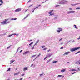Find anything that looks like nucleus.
I'll use <instances>...</instances> for the list:
<instances>
[{
	"instance_id": "1",
	"label": "nucleus",
	"mask_w": 80,
	"mask_h": 80,
	"mask_svg": "<svg viewBox=\"0 0 80 80\" xmlns=\"http://www.w3.org/2000/svg\"><path fill=\"white\" fill-rule=\"evenodd\" d=\"M80 47L76 48H72L71 49V52H74V51H75L76 50H78V49H80Z\"/></svg>"
},
{
	"instance_id": "2",
	"label": "nucleus",
	"mask_w": 80,
	"mask_h": 80,
	"mask_svg": "<svg viewBox=\"0 0 80 80\" xmlns=\"http://www.w3.org/2000/svg\"><path fill=\"white\" fill-rule=\"evenodd\" d=\"M20 11H21V9L20 8L17 9L15 10L16 12H20Z\"/></svg>"
},
{
	"instance_id": "3",
	"label": "nucleus",
	"mask_w": 80,
	"mask_h": 80,
	"mask_svg": "<svg viewBox=\"0 0 80 80\" xmlns=\"http://www.w3.org/2000/svg\"><path fill=\"white\" fill-rule=\"evenodd\" d=\"M53 12V10H51L49 12V14H50V15H54V13L51 14L52 13V12Z\"/></svg>"
},
{
	"instance_id": "4",
	"label": "nucleus",
	"mask_w": 80,
	"mask_h": 80,
	"mask_svg": "<svg viewBox=\"0 0 80 80\" xmlns=\"http://www.w3.org/2000/svg\"><path fill=\"white\" fill-rule=\"evenodd\" d=\"M29 53V51H27L26 52H25L24 53H23V55H26V54H27V53Z\"/></svg>"
},
{
	"instance_id": "5",
	"label": "nucleus",
	"mask_w": 80,
	"mask_h": 80,
	"mask_svg": "<svg viewBox=\"0 0 80 80\" xmlns=\"http://www.w3.org/2000/svg\"><path fill=\"white\" fill-rule=\"evenodd\" d=\"M69 53H70V52H65L64 53V54H63V55H68Z\"/></svg>"
},
{
	"instance_id": "6",
	"label": "nucleus",
	"mask_w": 80,
	"mask_h": 80,
	"mask_svg": "<svg viewBox=\"0 0 80 80\" xmlns=\"http://www.w3.org/2000/svg\"><path fill=\"white\" fill-rule=\"evenodd\" d=\"M1 24H2V25H5V24H7V22H6V21H4L2 22Z\"/></svg>"
},
{
	"instance_id": "7",
	"label": "nucleus",
	"mask_w": 80,
	"mask_h": 80,
	"mask_svg": "<svg viewBox=\"0 0 80 80\" xmlns=\"http://www.w3.org/2000/svg\"><path fill=\"white\" fill-rule=\"evenodd\" d=\"M19 73H20V72H18V73H15L14 74V75L15 76V75H18V74H19Z\"/></svg>"
},
{
	"instance_id": "8",
	"label": "nucleus",
	"mask_w": 80,
	"mask_h": 80,
	"mask_svg": "<svg viewBox=\"0 0 80 80\" xmlns=\"http://www.w3.org/2000/svg\"><path fill=\"white\" fill-rule=\"evenodd\" d=\"M28 70V68L27 67L24 68V69H23V71H24V72H25V70Z\"/></svg>"
},
{
	"instance_id": "9",
	"label": "nucleus",
	"mask_w": 80,
	"mask_h": 80,
	"mask_svg": "<svg viewBox=\"0 0 80 80\" xmlns=\"http://www.w3.org/2000/svg\"><path fill=\"white\" fill-rule=\"evenodd\" d=\"M66 71V70L64 69L61 70V72H65Z\"/></svg>"
},
{
	"instance_id": "10",
	"label": "nucleus",
	"mask_w": 80,
	"mask_h": 80,
	"mask_svg": "<svg viewBox=\"0 0 80 80\" xmlns=\"http://www.w3.org/2000/svg\"><path fill=\"white\" fill-rule=\"evenodd\" d=\"M79 4H80V3L74 4H72L71 5H72V6H75V5H78Z\"/></svg>"
},
{
	"instance_id": "11",
	"label": "nucleus",
	"mask_w": 80,
	"mask_h": 80,
	"mask_svg": "<svg viewBox=\"0 0 80 80\" xmlns=\"http://www.w3.org/2000/svg\"><path fill=\"white\" fill-rule=\"evenodd\" d=\"M75 13V11H70L68 13Z\"/></svg>"
},
{
	"instance_id": "12",
	"label": "nucleus",
	"mask_w": 80,
	"mask_h": 80,
	"mask_svg": "<svg viewBox=\"0 0 80 80\" xmlns=\"http://www.w3.org/2000/svg\"><path fill=\"white\" fill-rule=\"evenodd\" d=\"M58 30H59V31H61V32H62L63 30L62 29V28H58Z\"/></svg>"
},
{
	"instance_id": "13",
	"label": "nucleus",
	"mask_w": 80,
	"mask_h": 80,
	"mask_svg": "<svg viewBox=\"0 0 80 80\" xmlns=\"http://www.w3.org/2000/svg\"><path fill=\"white\" fill-rule=\"evenodd\" d=\"M15 62V60H11L10 61V64H11V63H13V62Z\"/></svg>"
},
{
	"instance_id": "14",
	"label": "nucleus",
	"mask_w": 80,
	"mask_h": 80,
	"mask_svg": "<svg viewBox=\"0 0 80 80\" xmlns=\"http://www.w3.org/2000/svg\"><path fill=\"white\" fill-rule=\"evenodd\" d=\"M70 71H77V70L74 69H70Z\"/></svg>"
},
{
	"instance_id": "15",
	"label": "nucleus",
	"mask_w": 80,
	"mask_h": 80,
	"mask_svg": "<svg viewBox=\"0 0 80 80\" xmlns=\"http://www.w3.org/2000/svg\"><path fill=\"white\" fill-rule=\"evenodd\" d=\"M17 20V18H14L11 19L12 20Z\"/></svg>"
},
{
	"instance_id": "16",
	"label": "nucleus",
	"mask_w": 80,
	"mask_h": 80,
	"mask_svg": "<svg viewBox=\"0 0 80 80\" xmlns=\"http://www.w3.org/2000/svg\"><path fill=\"white\" fill-rule=\"evenodd\" d=\"M14 35V34H12L11 35H9L8 36V37H12V35Z\"/></svg>"
},
{
	"instance_id": "17",
	"label": "nucleus",
	"mask_w": 80,
	"mask_h": 80,
	"mask_svg": "<svg viewBox=\"0 0 80 80\" xmlns=\"http://www.w3.org/2000/svg\"><path fill=\"white\" fill-rule=\"evenodd\" d=\"M61 4H62V5H63L64 4H65V2H64V1H63V2H61Z\"/></svg>"
},
{
	"instance_id": "18",
	"label": "nucleus",
	"mask_w": 80,
	"mask_h": 80,
	"mask_svg": "<svg viewBox=\"0 0 80 80\" xmlns=\"http://www.w3.org/2000/svg\"><path fill=\"white\" fill-rule=\"evenodd\" d=\"M58 62V61H53V63H57V62Z\"/></svg>"
},
{
	"instance_id": "19",
	"label": "nucleus",
	"mask_w": 80,
	"mask_h": 80,
	"mask_svg": "<svg viewBox=\"0 0 80 80\" xmlns=\"http://www.w3.org/2000/svg\"><path fill=\"white\" fill-rule=\"evenodd\" d=\"M35 10V8H34V9H33L32 10V12H34Z\"/></svg>"
},
{
	"instance_id": "20",
	"label": "nucleus",
	"mask_w": 80,
	"mask_h": 80,
	"mask_svg": "<svg viewBox=\"0 0 80 80\" xmlns=\"http://www.w3.org/2000/svg\"><path fill=\"white\" fill-rule=\"evenodd\" d=\"M62 77V75H59L58 76V77Z\"/></svg>"
},
{
	"instance_id": "21",
	"label": "nucleus",
	"mask_w": 80,
	"mask_h": 80,
	"mask_svg": "<svg viewBox=\"0 0 80 80\" xmlns=\"http://www.w3.org/2000/svg\"><path fill=\"white\" fill-rule=\"evenodd\" d=\"M0 2L1 3H3V2L2 0H0Z\"/></svg>"
},
{
	"instance_id": "22",
	"label": "nucleus",
	"mask_w": 80,
	"mask_h": 80,
	"mask_svg": "<svg viewBox=\"0 0 80 80\" xmlns=\"http://www.w3.org/2000/svg\"><path fill=\"white\" fill-rule=\"evenodd\" d=\"M63 2L64 3H68V1H67L63 0Z\"/></svg>"
},
{
	"instance_id": "23",
	"label": "nucleus",
	"mask_w": 80,
	"mask_h": 80,
	"mask_svg": "<svg viewBox=\"0 0 80 80\" xmlns=\"http://www.w3.org/2000/svg\"><path fill=\"white\" fill-rule=\"evenodd\" d=\"M76 10H80V8L79 7H77L76 8Z\"/></svg>"
},
{
	"instance_id": "24",
	"label": "nucleus",
	"mask_w": 80,
	"mask_h": 80,
	"mask_svg": "<svg viewBox=\"0 0 80 80\" xmlns=\"http://www.w3.org/2000/svg\"><path fill=\"white\" fill-rule=\"evenodd\" d=\"M33 42H31L30 44H29V45L31 46L32 45V44H33Z\"/></svg>"
},
{
	"instance_id": "25",
	"label": "nucleus",
	"mask_w": 80,
	"mask_h": 80,
	"mask_svg": "<svg viewBox=\"0 0 80 80\" xmlns=\"http://www.w3.org/2000/svg\"><path fill=\"white\" fill-rule=\"evenodd\" d=\"M10 70H11L10 68H8V72H9V71H10Z\"/></svg>"
},
{
	"instance_id": "26",
	"label": "nucleus",
	"mask_w": 80,
	"mask_h": 80,
	"mask_svg": "<svg viewBox=\"0 0 80 80\" xmlns=\"http://www.w3.org/2000/svg\"><path fill=\"white\" fill-rule=\"evenodd\" d=\"M80 53V51H78V52H76L75 54H77V53Z\"/></svg>"
},
{
	"instance_id": "27",
	"label": "nucleus",
	"mask_w": 80,
	"mask_h": 80,
	"mask_svg": "<svg viewBox=\"0 0 80 80\" xmlns=\"http://www.w3.org/2000/svg\"><path fill=\"white\" fill-rule=\"evenodd\" d=\"M11 46H12V45L9 46L7 48V49H8V48H10Z\"/></svg>"
},
{
	"instance_id": "28",
	"label": "nucleus",
	"mask_w": 80,
	"mask_h": 80,
	"mask_svg": "<svg viewBox=\"0 0 80 80\" xmlns=\"http://www.w3.org/2000/svg\"><path fill=\"white\" fill-rule=\"evenodd\" d=\"M44 74V73H43L42 74H40V77H41V76H42V75H43Z\"/></svg>"
},
{
	"instance_id": "29",
	"label": "nucleus",
	"mask_w": 80,
	"mask_h": 80,
	"mask_svg": "<svg viewBox=\"0 0 80 80\" xmlns=\"http://www.w3.org/2000/svg\"><path fill=\"white\" fill-rule=\"evenodd\" d=\"M45 46H42V48H45Z\"/></svg>"
},
{
	"instance_id": "30",
	"label": "nucleus",
	"mask_w": 80,
	"mask_h": 80,
	"mask_svg": "<svg viewBox=\"0 0 80 80\" xmlns=\"http://www.w3.org/2000/svg\"><path fill=\"white\" fill-rule=\"evenodd\" d=\"M57 32H58V33H60V30H57Z\"/></svg>"
},
{
	"instance_id": "31",
	"label": "nucleus",
	"mask_w": 80,
	"mask_h": 80,
	"mask_svg": "<svg viewBox=\"0 0 80 80\" xmlns=\"http://www.w3.org/2000/svg\"><path fill=\"white\" fill-rule=\"evenodd\" d=\"M48 56H46L44 59V60H45L46 59H47V58Z\"/></svg>"
},
{
	"instance_id": "32",
	"label": "nucleus",
	"mask_w": 80,
	"mask_h": 80,
	"mask_svg": "<svg viewBox=\"0 0 80 80\" xmlns=\"http://www.w3.org/2000/svg\"><path fill=\"white\" fill-rule=\"evenodd\" d=\"M43 50H47V48H44Z\"/></svg>"
},
{
	"instance_id": "33",
	"label": "nucleus",
	"mask_w": 80,
	"mask_h": 80,
	"mask_svg": "<svg viewBox=\"0 0 80 80\" xmlns=\"http://www.w3.org/2000/svg\"><path fill=\"white\" fill-rule=\"evenodd\" d=\"M51 55H49L48 57H51Z\"/></svg>"
},
{
	"instance_id": "34",
	"label": "nucleus",
	"mask_w": 80,
	"mask_h": 80,
	"mask_svg": "<svg viewBox=\"0 0 80 80\" xmlns=\"http://www.w3.org/2000/svg\"><path fill=\"white\" fill-rule=\"evenodd\" d=\"M40 55H41L40 53H39V55H38V57H40Z\"/></svg>"
},
{
	"instance_id": "35",
	"label": "nucleus",
	"mask_w": 80,
	"mask_h": 80,
	"mask_svg": "<svg viewBox=\"0 0 80 80\" xmlns=\"http://www.w3.org/2000/svg\"><path fill=\"white\" fill-rule=\"evenodd\" d=\"M32 50L33 49H34V46H33V47L32 48Z\"/></svg>"
},
{
	"instance_id": "36",
	"label": "nucleus",
	"mask_w": 80,
	"mask_h": 80,
	"mask_svg": "<svg viewBox=\"0 0 80 80\" xmlns=\"http://www.w3.org/2000/svg\"><path fill=\"white\" fill-rule=\"evenodd\" d=\"M31 1H32V0H30L28 2V3H29V2H31Z\"/></svg>"
},
{
	"instance_id": "37",
	"label": "nucleus",
	"mask_w": 80,
	"mask_h": 80,
	"mask_svg": "<svg viewBox=\"0 0 80 80\" xmlns=\"http://www.w3.org/2000/svg\"><path fill=\"white\" fill-rule=\"evenodd\" d=\"M62 40V38H61L60 39H59V42H60V41H61Z\"/></svg>"
},
{
	"instance_id": "38",
	"label": "nucleus",
	"mask_w": 80,
	"mask_h": 80,
	"mask_svg": "<svg viewBox=\"0 0 80 80\" xmlns=\"http://www.w3.org/2000/svg\"><path fill=\"white\" fill-rule=\"evenodd\" d=\"M24 75H25V74H22L21 76H24Z\"/></svg>"
},
{
	"instance_id": "39",
	"label": "nucleus",
	"mask_w": 80,
	"mask_h": 80,
	"mask_svg": "<svg viewBox=\"0 0 80 80\" xmlns=\"http://www.w3.org/2000/svg\"><path fill=\"white\" fill-rule=\"evenodd\" d=\"M33 6V4L31 5L30 6H29L28 7H32V6Z\"/></svg>"
},
{
	"instance_id": "40",
	"label": "nucleus",
	"mask_w": 80,
	"mask_h": 80,
	"mask_svg": "<svg viewBox=\"0 0 80 80\" xmlns=\"http://www.w3.org/2000/svg\"><path fill=\"white\" fill-rule=\"evenodd\" d=\"M8 19H5V22H7V21H8Z\"/></svg>"
},
{
	"instance_id": "41",
	"label": "nucleus",
	"mask_w": 80,
	"mask_h": 80,
	"mask_svg": "<svg viewBox=\"0 0 80 80\" xmlns=\"http://www.w3.org/2000/svg\"><path fill=\"white\" fill-rule=\"evenodd\" d=\"M37 43L36 42V43L35 44H34V45H33V47L35 46V45H37Z\"/></svg>"
},
{
	"instance_id": "42",
	"label": "nucleus",
	"mask_w": 80,
	"mask_h": 80,
	"mask_svg": "<svg viewBox=\"0 0 80 80\" xmlns=\"http://www.w3.org/2000/svg\"><path fill=\"white\" fill-rule=\"evenodd\" d=\"M63 47H61L60 48V49H63Z\"/></svg>"
},
{
	"instance_id": "43",
	"label": "nucleus",
	"mask_w": 80,
	"mask_h": 80,
	"mask_svg": "<svg viewBox=\"0 0 80 80\" xmlns=\"http://www.w3.org/2000/svg\"><path fill=\"white\" fill-rule=\"evenodd\" d=\"M35 56H36V55H33L32 57H35Z\"/></svg>"
},
{
	"instance_id": "44",
	"label": "nucleus",
	"mask_w": 80,
	"mask_h": 80,
	"mask_svg": "<svg viewBox=\"0 0 80 80\" xmlns=\"http://www.w3.org/2000/svg\"><path fill=\"white\" fill-rule=\"evenodd\" d=\"M78 64H79V65L80 64V61H79V62H78Z\"/></svg>"
},
{
	"instance_id": "45",
	"label": "nucleus",
	"mask_w": 80,
	"mask_h": 80,
	"mask_svg": "<svg viewBox=\"0 0 80 80\" xmlns=\"http://www.w3.org/2000/svg\"><path fill=\"white\" fill-rule=\"evenodd\" d=\"M22 51H23V50H21V51H20L19 52L20 53H21V52H22Z\"/></svg>"
},
{
	"instance_id": "46",
	"label": "nucleus",
	"mask_w": 80,
	"mask_h": 80,
	"mask_svg": "<svg viewBox=\"0 0 80 80\" xmlns=\"http://www.w3.org/2000/svg\"><path fill=\"white\" fill-rule=\"evenodd\" d=\"M50 49H49L48 50V52H50Z\"/></svg>"
},
{
	"instance_id": "47",
	"label": "nucleus",
	"mask_w": 80,
	"mask_h": 80,
	"mask_svg": "<svg viewBox=\"0 0 80 80\" xmlns=\"http://www.w3.org/2000/svg\"><path fill=\"white\" fill-rule=\"evenodd\" d=\"M18 50H19V48L18 49L17 52H18Z\"/></svg>"
},
{
	"instance_id": "48",
	"label": "nucleus",
	"mask_w": 80,
	"mask_h": 80,
	"mask_svg": "<svg viewBox=\"0 0 80 80\" xmlns=\"http://www.w3.org/2000/svg\"><path fill=\"white\" fill-rule=\"evenodd\" d=\"M38 42H39V41H38L37 42H36V43H38Z\"/></svg>"
},
{
	"instance_id": "49",
	"label": "nucleus",
	"mask_w": 80,
	"mask_h": 80,
	"mask_svg": "<svg viewBox=\"0 0 80 80\" xmlns=\"http://www.w3.org/2000/svg\"><path fill=\"white\" fill-rule=\"evenodd\" d=\"M50 62V60L48 61H47V63H48V62Z\"/></svg>"
},
{
	"instance_id": "50",
	"label": "nucleus",
	"mask_w": 80,
	"mask_h": 80,
	"mask_svg": "<svg viewBox=\"0 0 80 80\" xmlns=\"http://www.w3.org/2000/svg\"><path fill=\"white\" fill-rule=\"evenodd\" d=\"M35 60H36V59H35V58L33 60V61H32V62H33V61H35Z\"/></svg>"
},
{
	"instance_id": "51",
	"label": "nucleus",
	"mask_w": 80,
	"mask_h": 80,
	"mask_svg": "<svg viewBox=\"0 0 80 80\" xmlns=\"http://www.w3.org/2000/svg\"><path fill=\"white\" fill-rule=\"evenodd\" d=\"M74 73H75V72H72V74H74Z\"/></svg>"
},
{
	"instance_id": "52",
	"label": "nucleus",
	"mask_w": 80,
	"mask_h": 80,
	"mask_svg": "<svg viewBox=\"0 0 80 80\" xmlns=\"http://www.w3.org/2000/svg\"><path fill=\"white\" fill-rule=\"evenodd\" d=\"M38 8V7H37L35 8H35V9H36V8Z\"/></svg>"
},
{
	"instance_id": "53",
	"label": "nucleus",
	"mask_w": 80,
	"mask_h": 80,
	"mask_svg": "<svg viewBox=\"0 0 80 80\" xmlns=\"http://www.w3.org/2000/svg\"><path fill=\"white\" fill-rule=\"evenodd\" d=\"M78 70H80V68H78Z\"/></svg>"
},
{
	"instance_id": "54",
	"label": "nucleus",
	"mask_w": 80,
	"mask_h": 80,
	"mask_svg": "<svg viewBox=\"0 0 80 80\" xmlns=\"http://www.w3.org/2000/svg\"><path fill=\"white\" fill-rule=\"evenodd\" d=\"M37 58H38V56L36 57L35 58V59H37Z\"/></svg>"
},
{
	"instance_id": "55",
	"label": "nucleus",
	"mask_w": 80,
	"mask_h": 80,
	"mask_svg": "<svg viewBox=\"0 0 80 80\" xmlns=\"http://www.w3.org/2000/svg\"><path fill=\"white\" fill-rule=\"evenodd\" d=\"M14 35H18V34H14Z\"/></svg>"
},
{
	"instance_id": "56",
	"label": "nucleus",
	"mask_w": 80,
	"mask_h": 80,
	"mask_svg": "<svg viewBox=\"0 0 80 80\" xmlns=\"http://www.w3.org/2000/svg\"><path fill=\"white\" fill-rule=\"evenodd\" d=\"M28 10V9H27L26 11H25V12H27Z\"/></svg>"
},
{
	"instance_id": "57",
	"label": "nucleus",
	"mask_w": 80,
	"mask_h": 80,
	"mask_svg": "<svg viewBox=\"0 0 80 80\" xmlns=\"http://www.w3.org/2000/svg\"><path fill=\"white\" fill-rule=\"evenodd\" d=\"M70 63V62H67V63Z\"/></svg>"
},
{
	"instance_id": "58",
	"label": "nucleus",
	"mask_w": 80,
	"mask_h": 80,
	"mask_svg": "<svg viewBox=\"0 0 80 80\" xmlns=\"http://www.w3.org/2000/svg\"><path fill=\"white\" fill-rule=\"evenodd\" d=\"M75 42V41L73 40V41H72V42Z\"/></svg>"
},
{
	"instance_id": "59",
	"label": "nucleus",
	"mask_w": 80,
	"mask_h": 80,
	"mask_svg": "<svg viewBox=\"0 0 80 80\" xmlns=\"http://www.w3.org/2000/svg\"><path fill=\"white\" fill-rule=\"evenodd\" d=\"M69 9L70 10H72V8H69Z\"/></svg>"
},
{
	"instance_id": "60",
	"label": "nucleus",
	"mask_w": 80,
	"mask_h": 80,
	"mask_svg": "<svg viewBox=\"0 0 80 80\" xmlns=\"http://www.w3.org/2000/svg\"><path fill=\"white\" fill-rule=\"evenodd\" d=\"M78 63V61H77V62H76V64H77Z\"/></svg>"
},
{
	"instance_id": "61",
	"label": "nucleus",
	"mask_w": 80,
	"mask_h": 80,
	"mask_svg": "<svg viewBox=\"0 0 80 80\" xmlns=\"http://www.w3.org/2000/svg\"><path fill=\"white\" fill-rule=\"evenodd\" d=\"M58 6H59V5H58L56 6V7H58Z\"/></svg>"
},
{
	"instance_id": "62",
	"label": "nucleus",
	"mask_w": 80,
	"mask_h": 80,
	"mask_svg": "<svg viewBox=\"0 0 80 80\" xmlns=\"http://www.w3.org/2000/svg\"><path fill=\"white\" fill-rule=\"evenodd\" d=\"M39 7L41 6V5L40 4L38 5Z\"/></svg>"
},
{
	"instance_id": "63",
	"label": "nucleus",
	"mask_w": 80,
	"mask_h": 80,
	"mask_svg": "<svg viewBox=\"0 0 80 80\" xmlns=\"http://www.w3.org/2000/svg\"><path fill=\"white\" fill-rule=\"evenodd\" d=\"M74 27H76V25H74Z\"/></svg>"
},
{
	"instance_id": "64",
	"label": "nucleus",
	"mask_w": 80,
	"mask_h": 80,
	"mask_svg": "<svg viewBox=\"0 0 80 80\" xmlns=\"http://www.w3.org/2000/svg\"><path fill=\"white\" fill-rule=\"evenodd\" d=\"M42 3H45V2H43Z\"/></svg>"
}]
</instances>
